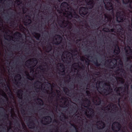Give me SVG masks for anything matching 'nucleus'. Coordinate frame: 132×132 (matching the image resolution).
Segmentation results:
<instances>
[{"mask_svg": "<svg viewBox=\"0 0 132 132\" xmlns=\"http://www.w3.org/2000/svg\"><path fill=\"white\" fill-rule=\"evenodd\" d=\"M53 105L54 106V110L55 111H56L57 110V103H56V105L54 104V105Z\"/></svg>", "mask_w": 132, "mask_h": 132, "instance_id": "obj_52", "label": "nucleus"}, {"mask_svg": "<svg viewBox=\"0 0 132 132\" xmlns=\"http://www.w3.org/2000/svg\"><path fill=\"white\" fill-rule=\"evenodd\" d=\"M103 30L105 29L106 31L104 30L105 32L110 31L114 33H116L117 35L120 36L121 38L125 39L126 38V35L125 34V30L120 25H117L114 26L113 28L111 29L110 30L109 29V31H107V30L105 29H104L106 27V26H104V24L103 25Z\"/></svg>", "mask_w": 132, "mask_h": 132, "instance_id": "obj_4", "label": "nucleus"}, {"mask_svg": "<svg viewBox=\"0 0 132 132\" xmlns=\"http://www.w3.org/2000/svg\"><path fill=\"white\" fill-rule=\"evenodd\" d=\"M27 76L28 77H27V78L28 79L30 80H33V79L32 78L29 74Z\"/></svg>", "mask_w": 132, "mask_h": 132, "instance_id": "obj_54", "label": "nucleus"}, {"mask_svg": "<svg viewBox=\"0 0 132 132\" xmlns=\"http://www.w3.org/2000/svg\"><path fill=\"white\" fill-rule=\"evenodd\" d=\"M70 108L71 109L70 113L72 115H74L77 112L78 107L76 104H70Z\"/></svg>", "mask_w": 132, "mask_h": 132, "instance_id": "obj_19", "label": "nucleus"}, {"mask_svg": "<svg viewBox=\"0 0 132 132\" xmlns=\"http://www.w3.org/2000/svg\"><path fill=\"white\" fill-rule=\"evenodd\" d=\"M115 2L112 0V2L113 4H114V9L116 11L120 10H122V7L120 0H114Z\"/></svg>", "mask_w": 132, "mask_h": 132, "instance_id": "obj_16", "label": "nucleus"}, {"mask_svg": "<svg viewBox=\"0 0 132 132\" xmlns=\"http://www.w3.org/2000/svg\"><path fill=\"white\" fill-rule=\"evenodd\" d=\"M27 117L28 119V121L29 123V126L31 127V128H29L34 129L37 128V127H36V124L34 123V121L31 119L32 117L31 116H27Z\"/></svg>", "mask_w": 132, "mask_h": 132, "instance_id": "obj_20", "label": "nucleus"}, {"mask_svg": "<svg viewBox=\"0 0 132 132\" xmlns=\"http://www.w3.org/2000/svg\"><path fill=\"white\" fill-rule=\"evenodd\" d=\"M37 63H35V64H34L33 65L29 67L28 68H29L30 71V72H34V68L36 66Z\"/></svg>", "mask_w": 132, "mask_h": 132, "instance_id": "obj_36", "label": "nucleus"}, {"mask_svg": "<svg viewBox=\"0 0 132 132\" xmlns=\"http://www.w3.org/2000/svg\"><path fill=\"white\" fill-rule=\"evenodd\" d=\"M79 112L78 113V114H76L74 116L73 118H75V119H77L78 118L80 117V116L78 115H79Z\"/></svg>", "mask_w": 132, "mask_h": 132, "instance_id": "obj_43", "label": "nucleus"}, {"mask_svg": "<svg viewBox=\"0 0 132 132\" xmlns=\"http://www.w3.org/2000/svg\"><path fill=\"white\" fill-rule=\"evenodd\" d=\"M130 58H131V59H132V57L131 56H130V57H126L127 61L128 62V61H130Z\"/></svg>", "mask_w": 132, "mask_h": 132, "instance_id": "obj_59", "label": "nucleus"}, {"mask_svg": "<svg viewBox=\"0 0 132 132\" xmlns=\"http://www.w3.org/2000/svg\"><path fill=\"white\" fill-rule=\"evenodd\" d=\"M37 101L38 104L40 106H43L44 105V102L43 100L40 98L37 99Z\"/></svg>", "mask_w": 132, "mask_h": 132, "instance_id": "obj_31", "label": "nucleus"}, {"mask_svg": "<svg viewBox=\"0 0 132 132\" xmlns=\"http://www.w3.org/2000/svg\"><path fill=\"white\" fill-rule=\"evenodd\" d=\"M117 78L121 84H123L124 83L125 81L123 79L120 77H118Z\"/></svg>", "mask_w": 132, "mask_h": 132, "instance_id": "obj_38", "label": "nucleus"}, {"mask_svg": "<svg viewBox=\"0 0 132 132\" xmlns=\"http://www.w3.org/2000/svg\"><path fill=\"white\" fill-rule=\"evenodd\" d=\"M123 65V63H118V67H119L122 68Z\"/></svg>", "mask_w": 132, "mask_h": 132, "instance_id": "obj_51", "label": "nucleus"}, {"mask_svg": "<svg viewBox=\"0 0 132 132\" xmlns=\"http://www.w3.org/2000/svg\"><path fill=\"white\" fill-rule=\"evenodd\" d=\"M97 122H100L99 124L100 125L99 126H97V128L98 129H101L105 128V123L101 120H99L97 121Z\"/></svg>", "mask_w": 132, "mask_h": 132, "instance_id": "obj_26", "label": "nucleus"}, {"mask_svg": "<svg viewBox=\"0 0 132 132\" xmlns=\"http://www.w3.org/2000/svg\"><path fill=\"white\" fill-rule=\"evenodd\" d=\"M27 8L25 7H24L23 8L22 11L23 14H25L26 13L27 11Z\"/></svg>", "mask_w": 132, "mask_h": 132, "instance_id": "obj_50", "label": "nucleus"}, {"mask_svg": "<svg viewBox=\"0 0 132 132\" xmlns=\"http://www.w3.org/2000/svg\"><path fill=\"white\" fill-rule=\"evenodd\" d=\"M79 84L80 85L81 87L83 88H85L86 87V89L87 90L89 89V88H87L88 85H86L85 83L83 81H81L79 83Z\"/></svg>", "mask_w": 132, "mask_h": 132, "instance_id": "obj_28", "label": "nucleus"}, {"mask_svg": "<svg viewBox=\"0 0 132 132\" xmlns=\"http://www.w3.org/2000/svg\"><path fill=\"white\" fill-rule=\"evenodd\" d=\"M11 54V53L9 52L8 53V54L7 55V56L8 57H7L8 58H10V55Z\"/></svg>", "mask_w": 132, "mask_h": 132, "instance_id": "obj_62", "label": "nucleus"}, {"mask_svg": "<svg viewBox=\"0 0 132 132\" xmlns=\"http://www.w3.org/2000/svg\"><path fill=\"white\" fill-rule=\"evenodd\" d=\"M16 2L18 5H19L22 3V2L21 0H16Z\"/></svg>", "mask_w": 132, "mask_h": 132, "instance_id": "obj_47", "label": "nucleus"}, {"mask_svg": "<svg viewBox=\"0 0 132 132\" xmlns=\"http://www.w3.org/2000/svg\"><path fill=\"white\" fill-rule=\"evenodd\" d=\"M43 118L44 119V121L45 123V124L43 123V124L44 125L50 124L52 120L51 118L49 116H47L44 117H43Z\"/></svg>", "mask_w": 132, "mask_h": 132, "instance_id": "obj_23", "label": "nucleus"}, {"mask_svg": "<svg viewBox=\"0 0 132 132\" xmlns=\"http://www.w3.org/2000/svg\"><path fill=\"white\" fill-rule=\"evenodd\" d=\"M114 49L113 52L114 54L118 55L119 54L120 52V49L118 45L116 43L114 45Z\"/></svg>", "mask_w": 132, "mask_h": 132, "instance_id": "obj_22", "label": "nucleus"}, {"mask_svg": "<svg viewBox=\"0 0 132 132\" xmlns=\"http://www.w3.org/2000/svg\"><path fill=\"white\" fill-rule=\"evenodd\" d=\"M72 58V53L67 51L64 52L62 56V59L64 62H66L68 61L67 59L71 61V59Z\"/></svg>", "mask_w": 132, "mask_h": 132, "instance_id": "obj_9", "label": "nucleus"}, {"mask_svg": "<svg viewBox=\"0 0 132 132\" xmlns=\"http://www.w3.org/2000/svg\"><path fill=\"white\" fill-rule=\"evenodd\" d=\"M4 114L3 116V117L4 118H5V119H7L9 117V115L8 114L6 113L5 112H4Z\"/></svg>", "mask_w": 132, "mask_h": 132, "instance_id": "obj_57", "label": "nucleus"}, {"mask_svg": "<svg viewBox=\"0 0 132 132\" xmlns=\"http://www.w3.org/2000/svg\"><path fill=\"white\" fill-rule=\"evenodd\" d=\"M117 12L116 13V19H112L111 16L108 13H103V18H101V16L99 15V16L101 20L102 21L101 22V21H99V23L101 24V25L103 24V22L105 23L104 24L105 26H106L104 29L107 30V31L109 30V28H112L114 26L117 25H120L117 24V23L121 22L123 21L126 19V14L125 12L122 11V10H120L116 11Z\"/></svg>", "mask_w": 132, "mask_h": 132, "instance_id": "obj_1", "label": "nucleus"}, {"mask_svg": "<svg viewBox=\"0 0 132 132\" xmlns=\"http://www.w3.org/2000/svg\"><path fill=\"white\" fill-rule=\"evenodd\" d=\"M62 70V71H60L61 72V73H63L61 74L62 75H64L65 74V69H63V70Z\"/></svg>", "mask_w": 132, "mask_h": 132, "instance_id": "obj_56", "label": "nucleus"}, {"mask_svg": "<svg viewBox=\"0 0 132 132\" xmlns=\"http://www.w3.org/2000/svg\"><path fill=\"white\" fill-rule=\"evenodd\" d=\"M122 2L123 4L125 5L128 4H129V6L130 9H132V0H122ZM122 10L124 11L126 15H128L130 18L132 17V10H127L126 11L124 10L123 9L122 7Z\"/></svg>", "mask_w": 132, "mask_h": 132, "instance_id": "obj_7", "label": "nucleus"}, {"mask_svg": "<svg viewBox=\"0 0 132 132\" xmlns=\"http://www.w3.org/2000/svg\"><path fill=\"white\" fill-rule=\"evenodd\" d=\"M85 62L86 64L88 65H89V61H87V60H85Z\"/></svg>", "mask_w": 132, "mask_h": 132, "instance_id": "obj_64", "label": "nucleus"}, {"mask_svg": "<svg viewBox=\"0 0 132 132\" xmlns=\"http://www.w3.org/2000/svg\"><path fill=\"white\" fill-rule=\"evenodd\" d=\"M61 100L62 102H61L62 104L60 105V107L63 108L65 107H67L69 106V101L67 97L64 96L62 97L61 98Z\"/></svg>", "mask_w": 132, "mask_h": 132, "instance_id": "obj_17", "label": "nucleus"}, {"mask_svg": "<svg viewBox=\"0 0 132 132\" xmlns=\"http://www.w3.org/2000/svg\"><path fill=\"white\" fill-rule=\"evenodd\" d=\"M52 2L53 3H50L51 5H54V4L57 1V0H52Z\"/></svg>", "mask_w": 132, "mask_h": 132, "instance_id": "obj_55", "label": "nucleus"}, {"mask_svg": "<svg viewBox=\"0 0 132 132\" xmlns=\"http://www.w3.org/2000/svg\"><path fill=\"white\" fill-rule=\"evenodd\" d=\"M60 64L59 65V67H60V69L61 70H63L65 68V67L64 65L63 64L60 63Z\"/></svg>", "mask_w": 132, "mask_h": 132, "instance_id": "obj_44", "label": "nucleus"}, {"mask_svg": "<svg viewBox=\"0 0 132 132\" xmlns=\"http://www.w3.org/2000/svg\"><path fill=\"white\" fill-rule=\"evenodd\" d=\"M59 51L57 49H55L53 53H54L55 55L57 56L58 55Z\"/></svg>", "mask_w": 132, "mask_h": 132, "instance_id": "obj_42", "label": "nucleus"}, {"mask_svg": "<svg viewBox=\"0 0 132 132\" xmlns=\"http://www.w3.org/2000/svg\"><path fill=\"white\" fill-rule=\"evenodd\" d=\"M61 20H59L61 22L60 23L61 27L64 28L66 27L68 30H70L72 27V24L71 22L68 20H65L64 18L62 16L61 17Z\"/></svg>", "mask_w": 132, "mask_h": 132, "instance_id": "obj_5", "label": "nucleus"}, {"mask_svg": "<svg viewBox=\"0 0 132 132\" xmlns=\"http://www.w3.org/2000/svg\"><path fill=\"white\" fill-rule=\"evenodd\" d=\"M33 34L35 35L34 36L35 38L37 40H39V38L40 37V34L39 33L36 32H34L33 33Z\"/></svg>", "mask_w": 132, "mask_h": 132, "instance_id": "obj_33", "label": "nucleus"}, {"mask_svg": "<svg viewBox=\"0 0 132 132\" xmlns=\"http://www.w3.org/2000/svg\"><path fill=\"white\" fill-rule=\"evenodd\" d=\"M52 48V46L50 43H48L45 47V51L47 53H49L51 51Z\"/></svg>", "mask_w": 132, "mask_h": 132, "instance_id": "obj_25", "label": "nucleus"}, {"mask_svg": "<svg viewBox=\"0 0 132 132\" xmlns=\"http://www.w3.org/2000/svg\"><path fill=\"white\" fill-rule=\"evenodd\" d=\"M94 0H72L71 1V4L73 8L71 11L67 13L65 16L68 18L71 19L72 17L76 19H78L80 16L76 12V10H77L79 6H82L84 5L85 1L87 5V7L89 9H91L94 5Z\"/></svg>", "mask_w": 132, "mask_h": 132, "instance_id": "obj_2", "label": "nucleus"}, {"mask_svg": "<svg viewBox=\"0 0 132 132\" xmlns=\"http://www.w3.org/2000/svg\"><path fill=\"white\" fill-rule=\"evenodd\" d=\"M85 114L88 118H93L95 115L94 110L91 108H87Z\"/></svg>", "mask_w": 132, "mask_h": 132, "instance_id": "obj_15", "label": "nucleus"}, {"mask_svg": "<svg viewBox=\"0 0 132 132\" xmlns=\"http://www.w3.org/2000/svg\"><path fill=\"white\" fill-rule=\"evenodd\" d=\"M32 22L31 20L30 19L26 18L25 20V22L28 25L30 24Z\"/></svg>", "mask_w": 132, "mask_h": 132, "instance_id": "obj_39", "label": "nucleus"}, {"mask_svg": "<svg viewBox=\"0 0 132 132\" xmlns=\"http://www.w3.org/2000/svg\"><path fill=\"white\" fill-rule=\"evenodd\" d=\"M15 35L17 37H19L21 35V33L18 32H15Z\"/></svg>", "mask_w": 132, "mask_h": 132, "instance_id": "obj_48", "label": "nucleus"}, {"mask_svg": "<svg viewBox=\"0 0 132 132\" xmlns=\"http://www.w3.org/2000/svg\"><path fill=\"white\" fill-rule=\"evenodd\" d=\"M113 108H114V104L113 103H110L105 107V110L108 111L110 110V109H112Z\"/></svg>", "mask_w": 132, "mask_h": 132, "instance_id": "obj_29", "label": "nucleus"}, {"mask_svg": "<svg viewBox=\"0 0 132 132\" xmlns=\"http://www.w3.org/2000/svg\"><path fill=\"white\" fill-rule=\"evenodd\" d=\"M71 52H72L74 53L75 54V52L78 53V51L77 49V48H75L73 49V50H71Z\"/></svg>", "mask_w": 132, "mask_h": 132, "instance_id": "obj_45", "label": "nucleus"}, {"mask_svg": "<svg viewBox=\"0 0 132 132\" xmlns=\"http://www.w3.org/2000/svg\"><path fill=\"white\" fill-rule=\"evenodd\" d=\"M92 62L96 67H99L101 65V64L98 62L97 60L96 59L95 61L93 60L92 61Z\"/></svg>", "mask_w": 132, "mask_h": 132, "instance_id": "obj_34", "label": "nucleus"}, {"mask_svg": "<svg viewBox=\"0 0 132 132\" xmlns=\"http://www.w3.org/2000/svg\"><path fill=\"white\" fill-rule=\"evenodd\" d=\"M104 85L105 88L101 91V93L100 92H99L101 94H102L103 95L106 96L110 94L112 92V89L110 84L105 83Z\"/></svg>", "mask_w": 132, "mask_h": 132, "instance_id": "obj_8", "label": "nucleus"}, {"mask_svg": "<svg viewBox=\"0 0 132 132\" xmlns=\"http://www.w3.org/2000/svg\"><path fill=\"white\" fill-rule=\"evenodd\" d=\"M61 114H62L60 116V119L61 121H63L65 120L66 119V118L65 116L63 113H62Z\"/></svg>", "mask_w": 132, "mask_h": 132, "instance_id": "obj_35", "label": "nucleus"}, {"mask_svg": "<svg viewBox=\"0 0 132 132\" xmlns=\"http://www.w3.org/2000/svg\"><path fill=\"white\" fill-rule=\"evenodd\" d=\"M124 87H119L117 88L114 89L116 90V93L117 95L121 96L122 94L124 95V93H126V89L128 90L129 87V85L128 83H125L124 85Z\"/></svg>", "mask_w": 132, "mask_h": 132, "instance_id": "obj_6", "label": "nucleus"}, {"mask_svg": "<svg viewBox=\"0 0 132 132\" xmlns=\"http://www.w3.org/2000/svg\"><path fill=\"white\" fill-rule=\"evenodd\" d=\"M82 101L86 105V106H84L85 107L87 108L90 106V102L88 98H85L84 99H82Z\"/></svg>", "mask_w": 132, "mask_h": 132, "instance_id": "obj_24", "label": "nucleus"}, {"mask_svg": "<svg viewBox=\"0 0 132 132\" xmlns=\"http://www.w3.org/2000/svg\"><path fill=\"white\" fill-rule=\"evenodd\" d=\"M15 77L17 78L18 79V81H20L21 79V75L19 74H18L16 75Z\"/></svg>", "mask_w": 132, "mask_h": 132, "instance_id": "obj_41", "label": "nucleus"}, {"mask_svg": "<svg viewBox=\"0 0 132 132\" xmlns=\"http://www.w3.org/2000/svg\"><path fill=\"white\" fill-rule=\"evenodd\" d=\"M51 94L52 95L50 98V100L52 101L53 98L55 96L56 94L55 92L54 91H52Z\"/></svg>", "mask_w": 132, "mask_h": 132, "instance_id": "obj_40", "label": "nucleus"}, {"mask_svg": "<svg viewBox=\"0 0 132 132\" xmlns=\"http://www.w3.org/2000/svg\"><path fill=\"white\" fill-rule=\"evenodd\" d=\"M94 5H96L95 8L92 10L94 15L97 16L98 14L101 16V18H103V13H105V10L104 8V4L105 9L108 10H113V4L111 3L112 0H94Z\"/></svg>", "mask_w": 132, "mask_h": 132, "instance_id": "obj_3", "label": "nucleus"}, {"mask_svg": "<svg viewBox=\"0 0 132 132\" xmlns=\"http://www.w3.org/2000/svg\"><path fill=\"white\" fill-rule=\"evenodd\" d=\"M79 10V14L81 16L84 18L88 16L89 14L88 8L82 7H80Z\"/></svg>", "mask_w": 132, "mask_h": 132, "instance_id": "obj_11", "label": "nucleus"}, {"mask_svg": "<svg viewBox=\"0 0 132 132\" xmlns=\"http://www.w3.org/2000/svg\"><path fill=\"white\" fill-rule=\"evenodd\" d=\"M37 63V60L36 58H32L28 59L25 62V65L27 68L35 64V63Z\"/></svg>", "mask_w": 132, "mask_h": 132, "instance_id": "obj_13", "label": "nucleus"}, {"mask_svg": "<svg viewBox=\"0 0 132 132\" xmlns=\"http://www.w3.org/2000/svg\"><path fill=\"white\" fill-rule=\"evenodd\" d=\"M11 23L12 24L14 25L15 24H16V22H15V21H12L11 22Z\"/></svg>", "mask_w": 132, "mask_h": 132, "instance_id": "obj_63", "label": "nucleus"}, {"mask_svg": "<svg viewBox=\"0 0 132 132\" xmlns=\"http://www.w3.org/2000/svg\"><path fill=\"white\" fill-rule=\"evenodd\" d=\"M86 94L88 96H90V93L89 91L87 90L86 91Z\"/></svg>", "mask_w": 132, "mask_h": 132, "instance_id": "obj_49", "label": "nucleus"}, {"mask_svg": "<svg viewBox=\"0 0 132 132\" xmlns=\"http://www.w3.org/2000/svg\"><path fill=\"white\" fill-rule=\"evenodd\" d=\"M121 126V124L117 121L114 122L112 124V129L115 132H118L120 130Z\"/></svg>", "mask_w": 132, "mask_h": 132, "instance_id": "obj_14", "label": "nucleus"}, {"mask_svg": "<svg viewBox=\"0 0 132 132\" xmlns=\"http://www.w3.org/2000/svg\"><path fill=\"white\" fill-rule=\"evenodd\" d=\"M93 102L95 105H100L102 102L103 101L101 96L100 95H96L93 97Z\"/></svg>", "mask_w": 132, "mask_h": 132, "instance_id": "obj_12", "label": "nucleus"}, {"mask_svg": "<svg viewBox=\"0 0 132 132\" xmlns=\"http://www.w3.org/2000/svg\"><path fill=\"white\" fill-rule=\"evenodd\" d=\"M72 66L73 67L75 68L78 67H80L79 64L77 63H74L72 65Z\"/></svg>", "mask_w": 132, "mask_h": 132, "instance_id": "obj_46", "label": "nucleus"}, {"mask_svg": "<svg viewBox=\"0 0 132 132\" xmlns=\"http://www.w3.org/2000/svg\"><path fill=\"white\" fill-rule=\"evenodd\" d=\"M8 11L10 12V14L12 15V16L14 15L13 12V11H10V9L8 10Z\"/></svg>", "mask_w": 132, "mask_h": 132, "instance_id": "obj_53", "label": "nucleus"}, {"mask_svg": "<svg viewBox=\"0 0 132 132\" xmlns=\"http://www.w3.org/2000/svg\"><path fill=\"white\" fill-rule=\"evenodd\" d=\"M126 19H127L128 21L129 22H130V20H131V28H132V18H130L129 17V16H128V15H126Z\"/></svg>", "mask_w": 132, "mask_h": 132, "instance_id": "obj_37", "label": "nucleus"}, {"mask_svg": "<svg viewBox=\"0 0 132 132\" xmlns=\"http://www.w3.org/2000/svg\"><path fill=\"white\" fill-rule=\"evenodd\" d=\"M85 60V58L84 56H82L80 57V60L82 61H84Z\"/></svg>", "mask_w": 132, "mask_h": 132, "instance_id": "obj_58", "label": "nucleus"}, {"mask_svg": "<svg viewBox=\"0 0 132 132\" xmlns=\"http://www.w3.org/2000/svg\"><path fill=\"white\" fill-rule=\"evenodd\" d=\"M116 72V73L118 74H119L120 72H121V73H123V76L125 78L127 74L125 70L122 68L117 67Z\"/></svg>", "mask_w": 132, "mask_h": 132, "instance_id": "obj_21", "label": "nucleus"}, {"mask_svg": "<svg viewBox=\"0 0 132 132\" xmlns=\"http://www.w3.org/2000/svg\"><path fill=\"white\" fill-rule=\"evenodd\" d=\"M55 42L54 44H55L59 45L61 43L63 38L62 37L59 35L56 34L54 36Z\"/></svg>", "mask_w": 132, "mask_h": 132, "instance_id": "obj_18", "label": "nucleus"}, {"mask_svg": "<svg viewBox=\"0 0 132 132\" xmlns=\"http://www.w3.org/2000/svg\"><path fill=\"white\" fill-rule=\"evenodd\" d=\"M109 57L110 59H108L106 60V62L109 63L108 65L110 68L111 69L115 68L117 65V60L115 58L112 57L110 56Z\"/></svg>", "mask_w": 132, "mask_h": 132, "instance_id": "obj_10", "label": "nucleus"}, {"mask_svg": "<svg viewBox=\"0 0 132 132\" xmlns=\"http://www.w3.org/2000/svg\"><path fill=\"white\" fill-rule=\"evenodd\" d=\"M23 91L21 89H20L19 90V92L17 94L18 97L21 99H22V95L23 94Z\"/></svg>", "mask_w": 132, "mask_h": 132, "instance_id": "obj_32", "label": "nucleus"}, {"mask_svg": "<svg viewBox=\"0 0 132 132\" xmlns=\"http://www.w3.org/2000/svg\"><path fill=\"white\" fill-rule=\"evenodd\" d=\"M125 53L126 54L130 55L132 53V50L131 47L129 46H127L125 48Z\"/></svg>", "mask_w": 132, "mask_h": 132, "instance_id": "obj_27", "label": "nucleus"}, {"mask_svg": "<svg viewBox=\"0 0 132 132\" xmlns=\"http://www.w3.org/2000/svg\"><path fill=\"white\" fill-rule=\"evenodd\" d=\"M0 108H2L1 109H0V111H1L2 112H3L4 111H5V109L2 107H1Z\"/></svg>", "mask_w": 132, "mask_h": 132, "instance_id": "obj_61", "label": "nucleus"}, {"mask_svg": "<svg viewBox=\"0 0 132 132\" xmlns=\"http://www.w3.org/2000/svg\"><path fill=\"white\" fill-rule=\"evenodd\" d=\"M64 92L66 94V93H69V90L68 89L66 88V90H64Z\"/></svg>", "mask_w": 132, "mask_h": 132, "instance_id": "obj_60", "label": "nucleus"}, {"mask_svg": "<svg viewBox=\"0 0 132 132\" xmlns=\"http://www.w3.org/2000/svg\"><path fill=\"white\" fill-rule=\"evenodd\" d=\"M40 83V82L38 80H36L35 81L33 84V85H34V88L37 89H39V88L37 87L40 86L39 84Z\"/></svg>", "mask_w": 132, "mask_h": 132, "instance_id": "obj_30", "label": "nucleus"}]
</instances>
